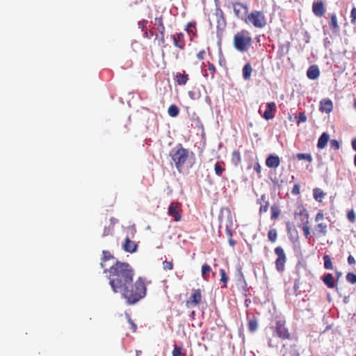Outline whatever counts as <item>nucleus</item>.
<instances>
[{
  "mask_svg": "<svg viewBox=\"0 0 356 356\" xmlns=\"http://www.w3.org/2000/svg\"><path fill=\"white\" fill-rule=\"evenodd\" d=\"M108 279L113 291L117 293L134 279L135 273L131 266L126 262L117 261L108 270Z\"/></svg>",
  "mask_w": 356,
  "mask_h": 356,
  "instance_id": "obj_1",
  "label": "nucleus"
},
{
  "mask_svg": "<svg viewBox=\"0 0 356 356\" xmlns=\"http://www.w3.org/2000/svg\"><path fill=\"white\" fill-rule=\"evenodd\" d=\"M117 293H120L128 305H134L146 296L147 286L145 280L141 277H138L136 281L133 279Z\"/></svg>",
  "mask_w": 356,
  "mask_h": 356,
  "instance_id": "obj_2",
  "label": "nucleus"
},
{
  "mask_svg": "<svg viewBox=\"0 0 356 356\" xmlns=\"http://www.w3.org/2000/svg\"><path fill=\"white\" fill-rule=\"evenodd\" d=\"M252 45V38L249 31L242 29L236 33L233 38V46L236 50L243 53L248 51Z\"/></svg>",
  "mask_w": 356,
  "mask_h": 356,
  "instance_id": "obj_3",
  "label": "nucleus"
},
{
  "mask_svg": "<svg viewBox=\"0 0 356 356\" xmlns=\"http://www.w3.org/2000/svg\"><path fill=\"white\" fill-rule=\"evenodd\" d=\"M188 154V150L184 148L181 144L177 145V149L170 151V156L178 170H180L187 161Z\"/></svg>",
  "mask_w": 356,
  "mask_h": 356,
  "instance_id": "obj_4",
  "label": "nucleus"
},
{
  "mask_svg": "<svg viewBox=\"0 0 356 356\" xmlns=\"http://www.w3.org/2000/svg\"><path fill=\"white\" fill-rule=\"evenodd\" d=\"M244 22L249 26H253L254 28L259 29L264 28L267 24L264 12L256 10L248 14Z\"/></svg>",
  "mask_w": 356,
  "mask_h": 356,
  "instance_id": "obj_5",
  "label": "nucleus"
},
{
  "mask_svg": "<svg viewBox=\"0 0 356 356\" xmlns=\"http://www.w3.org/2000/svg\"><path fill=\"white\" fill-rule=\"evenodd\" d=\"M324 220L323 211H319L315 216L314 220L317 223L314 228L313 234L316 238L325 236L328 232V225Z\"/></svg>",
  "mask_w": 356,
  "mask_h": 356,
  "instance_id": "obj_6",
  "label": "nucleus"
},
{
  "mask_svg": "<svg viewBox=\"0 0 356 356\" xmlns=\"http://www.w3.org/2000/svg\"><path fill=\"white\" fill-rule=\"evenodd\" d=\"M275 254L277 258L275 260V268L278 272H283L284 270V266L286 261V256L284 249L281 246L275 248Z\"/></svg>",
  "mask_w": 356,
  "mask_h": 356,
  "instance_id": "obj_7",
  "label": "nucleus"
},
{
  "mask_svg": "<svg viewBox=\"0 0 356 356\" xmlns=\"http://www.w3.org/2000/svg\"><path fill=\"white\" fill-rule=\"evenodd\" d=\"M181 204L178 202H171L168 209V216H171L175 222H179L181 220Z\"/></svg>",
  "mask_w": 356,
  "mask_h": 356,
  "instance_id": "obj_8",
  "label": "nucleus"
},
{
  "mask_svg": "<svg viewBox=\"0 0 356 356\" xmlns=\"http://www.w3.org/2000/svg\"><path fill=\"white\" fill-rule=\"evenodd\" d=\"M232 8L236 17L244 22L248 14V6L241 2H234Z\"/></svg>",
  "mask_w": 356,
  "mask_h": 356,
  "instance_id": "obj_9",
  "label": "nucleus"
},
{
  "mask_svg": "<svg viewBox=\"0 0 356 356\" xmlns=\"http://www.w3.org/2000/svg\"><path fill=\"white\" fill-rule=\"evenodd\" d=\"M275 332L278 337L282 339H289L290 334L288 328L285 326V321H277L275 323Z\"/></svg>",
  "mask_w": 356,
  "mask_h": 356,
  "instance_id": "obj_10",
  "label": "nucleus"
},
{
  "mask_svg": "<svg viewBox=\"0 0 356 356\" xmlns=\"http://www.w3.org/2000/svg\"><path fill=\"white\" fill-rule=\"evenodd\" d=\"M202 301V291L200 289H193V293L186 304L187 307H193L199 305Z\"/></svg>",
  "mask_w": 356,
  "mask_h": 356,
  "instance_id": "obj_11",
  "label": "nucleus"
},
{
  "mask_svg": "<svg viewBox=\"0 0 356 356\" xmlns=\"http://www.w3.org/2000/svg\"><path fill=\"white\" fill-rule=\"evenodd\" d=\"M216 18V28L218 30L223 31L226 26V20L224 13L219 6H217L214 13Z\"/></svg>",
  "mask_w": 356,
  "mask_h": 356,
  "instance_id": "obj_12",
  "label": "nucleus"
},
{
  "mask_svg": "<svg viewBox=\"0 0 356 356\" xmlns=\"http://www.w3.org/2000/svg\"><path fill=\"white\" fill-rule=\"evenodd\" d=\"M276 111L277 107L275 102L267 103L266 109L263 114V118L266 120H272L275 117Z\"/></svg>",
  "mask_w": 356,
  "mask_h": 356,
  "instance_id": "obj_13",
  "label": "nucleus"
},
{
  "mask_svg": "<svg viewBox=\"0 0 356 356\" xmlns=\"http://www.w3.org/2000/svg\"><path fill=\"white\" fill-rule=\"evenodd\" d=\"M170 37L173 40V44L176 47L180 49L185 48L186 42L183 33H177L175 35H171Z\"/></svg>",
  "mask_w": 356,
  "mask_h": 356,
  "instance_id": "obj_14",
  "label": "nucleus"
},
{
  "mask_svg": "<svg viewBox=\"0 0 356 356\" xmlns=\"http://www.w3.org/2000/svg\"><path fill=\"white\" fill-rule=\"evenodd\" d=\"M312 11L316 17H323L325 13V8L323 1H314L312 4Z\"/></svg>",
  "mask_w": 356,
  "mask_h": 356,
  "instance_id": "obj_15",
  "label": "nucleus"
},
{
  "mask_svg": "<svg viewBox=\"0 0 356 356\" xmlns=\"http://www.w3.org/2000/svg\"><path fill=\"white\" fill-rule=\"evenodd\" d=\"M333 109L332 100L329 99H323L320 102L319 111L322 113H330Z\"/></svg>",
  "mask_w": 356,
  "mask_h": 356,
  "instance_id": "obj_16",
  "label": "nucleus"
},
{
  "mask_svg": "<svg viewBox=\"0 0 356 356\" xmlns=\"http://www.w3.org/2000/svg\"><path fill=\"white\" fill-rule=\"evenodd\" d=\"M280 164V159L275 154H270L266 160V166L270 168H277Z\"/></svg>",
  "mask_w": 356,
  "mask_h": 356,
  "instance_id": "obj_17",
  "label": "nucleus"
},
{
  "mask_svg": "<svg viewBox=\"0 0 356 356\" xmlns=\"http://www.w3.org/2000/svg\"><path fill=\"white\" fill-rule=\"evenodd\" d=\"M294 216L295 218H299V219L301 220H304L305 219H308L309 213L307 210L300 204L296 208L294 213Z\"/></svg>",
  "mask_w": 356,
  "mask_h": 356,
  "instance_id": "obj_18",
  "label": "nucleus"
},
{
  "mask_svg": "<svg viewBox=\"0 0 356 356\" xmlns=\"http://www.w3.org/2000/svg\"><path fill=\"white\" fill-rule=\"evenodd\" d=\"M175 81L179 86L185 85L188 81V75L186 74L185 71L177 72L175 76Z\"/></svg>",
  "mask_w": 356,
  "mask_h": 356,
  "instance_id": "obj_19",
  "label": "nucleus"
},
{
  "mask_svg": "<svg viewBox=\"0 0 356 356\" xmlns=\"http://www.w3.org/2000/svg\"><path fill=\"white\" fill-rule=\"evenodd\" d=\"M123 249L127 252L133 253L136 252L137 249V245L129 237H127L124 243L123 244Z\"/></svg>",
  "mask_w": 356,
  "mask_h": 356,
  "instance_id": "obj_20",
  "label": "nucleus"
},
{
  "mask_svg": "<svg viewBox=\"0 0 356 356\" xmlns=\"http://www.w3.org/2000/svg\"><path fill=\"white\" fill-rule=\"evenodd\" d=\"M320 75V70L317 65H312L309 67L307 72V76L309 79L314 80L316 79Z\"/></svg>",
  "mask_w": 356,
  "mask_h": 356,
  "instance_id": "obj_21",
  "label": "nucleus"
},
{
  "mask_svg": "<svg viewBox=\"0 0 356 356\" xmlns=\"http://www.w3.org/2000/svg\"><path fill=\"white\" fill-rule=\"evenodd\" d=\"M330 140V135L327 132L323 133L319 137L317 143V147L318 149H323L327 144Z\"/></svg>",
  "mask_w": 356,
  "mask_h": 356,
  "instance_id": "obj_22",
  "label": "nucleus"
},
{
  "mask_svg": "<svg viewBox=\"0 0 356 356\" xmlns=\"http://www.w3.org/2000/svg\"><path fill=\"white\" fill-rule=\"evenodd\" d=\"M248 327L250 332H254L258 328V321L254 316L248 317Z\"/></svg>",
  "mask_w": 356,
  "mask_h": 356,
  "instance_id": "obj_23",
  "label": "nucleus"
},
{
  "mask_svg": "<svg viewBox=\"0 0 356 356\" xmlns=\"http://www.w3.org/2000/svg\"><path fill=\"white\" fill-rule=\"evenodd\" d=\"M330 28L333 31V32H338L339 31V26L337 22V17L335 13H332L330 15Z\"/></svg>",
  "mask_w": 356,
  "mask_h": 356,
  "instance_id": "obj_24",
  "label": "nucleus"
},
{
  "mask_svg": "<svg viewBox=\"0 0 356 356\" xmlns=\"http://www.w3.org/2000/svg\"><path fill=\"white\" fill-rule=\"evenodd\" d=\"M325 195L326 193H324L322 189L319 188H315L313 189V196L316 201L321 202Z\"/></svg>",
  "mask_w": 356,
  "mask_h": 356,
  "instance_id": "obj_25",
  "label": "nucleus"
},
{
  "mask_svg": "<svg viewBox=\"0 0 356 356\" xmlns=\"http://www.w3.org/2000/svg\"><path fill=\"white\" fill-rule=\"evenodd\" d=\"M242 72H243V78L245 80H249L251 76V74L252 72V67L250 63H246L243 66Z\"/></svg>",
  "mask_w": 356,
  "mask_h": 356,
  "instance_id": "obj_26",
  "label": "nucleus"
},
{
  "mask_svg": "<svg viewBox=\"0 0 356 356\" xmlns=\"http://www.w3.org/2000/svg\"><path fill=\"white\" fill-rule=\"evenodd\" d=\"M323 282L330 289H333L335 286L333 276L331 273L326 274L323 278Z\"/></svg>",
  "mask_w": 356,
  "mask_h": 356,
  "instance_id": "obj_27",
  "label": "nucleus"
},
{
  "mask_svg": "<svg viewBox=\"0 0 356 356\" xmlns=\"http://www.w3.org/2000/svg\"><path fill=\"white\" fill-rule=\"evenodd\" d=\"M260 201H264V204L261 205V207L259 208V213H265L268 211V207H269V202L266 200V196L265 195H262L261 196V199L257 200V203L261 204Z\"/></svg>",
  "mask_w": 356,
  "mask_h": 356,
  "instance_id": "obj_28",
  "label": "nucleus"
},
{
  "mask_svg": "<svg viewBox=\"0 0 356 356\" xmlns=\"http://www.w3.org/2000/svg\"><path fill=\"white\" fill-rule=\"evenodd\" d=\"M186 31L190 35H193V36L197 35L196 31V23L194 22H190L187 24L186 27Z\"/></svg>",
  "mask_w": 356,
  "mask_h": 356,
  "instance_id": "obj_29",
  "label": "nucleus"
},
{
  "mask_svg": "<svg viewBox=\"0 0 356 356\" xmlns=\"http://www.w3.org/2000/svg\"><path fill=\"white\" fill-rule=\"evenodd\" d=\"M154 21H155V25L157 26L156 29L159 31V33H165V26L163 22V17L161 16L159 17H156L154 19Z\"/></svg>",
  "mask_w": 356,
  "mask_h": 356,
  "instance_id": "obj_30",
  "label": "nucleus"
},
{
  "mask_svg": "<svg viewBox=\"0 0 356 356\" xmlns=\"http://www.w3.org/2000/svg\"><path fill=\"white\" fill-rule=\"evenodd\" d=\"M201 271H202V276L203 279L205 281H207L208 280L209 274L211 271V266L209 264H204L202 266Z\"/></svg>",
  "mask_w": 356,
  "mask_h": 356,
  "instance_id": "obj_31",
  "label": "nucleus"
},
{
  "mask_svg": "<svg viewBox=\"0 0 356 356\" xmlns=\"http://www.w3.org/2000/svg\"><path fill=\"white\" fill-rule=\"evenodd\" d=\"M168 113L170 116L175 118L179 115V109L175 104H172L169 106Z\"/></svg>",
  "mask_w": 356,
  "mask_h": 356,
  "instance_id": "obj_32",
  "label": "nucleus"
},
{
  "mask_svg": "<svg viewBox=\"0 0 356 356\" xmlns=\"http://www.w3.org/2000/svg\"><path fill=\"white\" fill-rule=\"evenodd\" d=\"M113 255L108 250H103L102 252V262L100 264L102 268L104 267V262L110 259H113Z\"/></svg>",
  "mask_w": 356,
  "mask_h": 356,
  "instance_id": "obj_33",
  "label": "nucleus"
},
{
  "mask_svg": "<svg viewBox=\"0 0 356 356\" xmlns=\"http://www.w3.org/2000/svg\"><path fill=\"white\" fill-rule=\"evenodd\" d=\"M172 356H186V354L183 353L182 346L174 345V348L172 352Z\"/></svg>",
  "mask_w": 356,
  "mask_h": 356,
  "instance_id": "obj_34",
  "label": "nucleus"
},
{
  "mask_svg": "<svg viewBox=\"0 0 356 356\" xmlns=\"http://www.w3.org/2000/svg\"><path fill=\"white\" fill-rule=\"evenodd\" d=\"M270 211H271V219L272 220L277 219L281 213L280 209H279L278 206H276V205L271 206Z\"/></svg>",
  "mask_w": 356,
  "mask_h": 356,
  "instance_id": "obj_35",
  "label": "nucleus"
},
{
  "mask_svg": "<svg viewBox=\"0 0 356 356\" xmlns=\"http://www.w3.org/2000/svg\"><path fill=\"white\" fill-rule=\"evenodd\" d=\"M324 267L327 270H331L333 268V264L331 261L330 257L327 254L323 256Z\"/></svg>",
  "mask_w": 356,
  "mask_h": 356,
  "instance_id": "obj_36",
  "label": "nucleus"
},
{
  "mask_svg": "<svg viewBox=\"0 0 356 356\" xmlns=\"http://www.w3.org/2000/svg\"><path fill=\"white\" fill-rule=\"evenodd\" d=\"M268 238L270 241L275 243L277 238V232L275 229H271L268 232Z\"/></svg>",
  "mask_w": 356,
  "mask_h": 356,
  "instance_id": "obj_37",
  "label": "nucleus"
},
{
  "mask_svg": "<svg viewBox=\"0 0 356 356\" xmlns=\"http://www.w3.org/2000/svg\"><path fill=\"white\" fill-rule=\"evenodd\" d=\"M302 229L303 231L304 236L306 238H309L311 232H310V227L309 226V221L306 220V222L303 224L302 227Z\"/></svg>",
  "mask_w": 356,
  "mask_h": 356,
  "instance_id": "obj_38",
  "label": "nucleus"
},
{
  "mask_svg": "<svg viewBox=\"0 0 356 356\" xmlns=\"http://www.w3.org/2000/svg\"><path fill=\"white\" fill-rule=\"evenodd\" d=\"M298 160H306L309 163L312 161V156L310 154L298 153L296 154Z\"/></svg>",
  "mask_w": 356,
  "mask_h": 356,
  "instance_id": "obj_39",
  "label": "nucleus"
},
{
  "mask_svg": "<svg viewBox=\"0 0 356 356\" xmlns=\"http://www.w3.org/2000/svg\"><path fill=\"white\" fill-rule=\"evenodd\" d=\"M232 160L235 163L236 165L240 163L241 162V156L240 152L238 150H234L232 154Z\"/></svg>",
  "mask_w": 356,
  "mask_h": 356,
  "instance_id": "obj_40",
  "label": "nucleus"
},
{
  "mask_svg": "<svg viewBox=\"0 0 356 356\" xmlns=\"http://www.w3.org/2000/svg\"><path fill=\"white\" fill-rule=\"evenodd\" d=\"M220 281L223 283L222 287L226 288L227 284V282L229 280L228 277L227 276L226 272L224 269H220Z\"/></svg>",
  "mask_w": 356,
  "mask_h": 356,
  "instance_id": "obj_41",
  "label": "nucleus"
},
{
  "mask_svg": "<svg viewBox=\"0 0 356 356\" xmlns=\"http://www.w3.org/2000/svg\"><path fill=\"white\" fill-rule=\"evenodd\" d=\"M225 170V169L222 166V165L219 162H217L216 163L214 170L216 175L219 177L221 176Z\"/></svg>",
  "mask_w": 356,
  "mask_h": 356,
  "instance_id": "obj_42",
  "label": "nucleus"
},
{
  "mask_svg": "<svg viewBox=\"0 0 356 356\" xmlns=\"http://www.w3.org/2000/svg\"><path fill=\"white\" fill-rule=\"evenodd\" d=\"M113 225L111 224L108 226H105L102 236H106L108 235H111L113 233Z\"/></svg>",
  "mask_w": 356,
  "mask_h": 356,
  "instance_id": "obj_43",
  "label": "nucleus"
},
{
  "mask_svg": "<svg viewBox=\"0 0 356 356\" xmlns=\"http://www.w3.org/2000/svg\"><path fill=\"white\" fill-rule=\"evenodd\" d=\"M347 218L348 220L353 223L355 221V213L353 209L348 210L347 212Z\"/></svg>",
  "mask_w": 356,
  "mask_h": 356,
  "instance_id": "obj_44",
  "label": "nucleus"
},
{
  "mask_svg": "<svg viewBox=\"0 0 356 356\" xmlns=\"http://www.w3.org/2000/svg\"><path fill=\"white\" fill-rule=\"evenodd\" d=\"M207 70L209 72L211 79H213L215 74L216 72V67L214 66V65L213 63H211L209 62Z\"/></svg>",
  "mask_w": 356,
  "mask_h": 356,
  "instance_id": "obj_45",
  "label": "nucleus"
},
{
  "mask_svg": "<svg viewBox=\"0 0 356 356\" xmlns=\"http://www.w3.org/2000/svg\"><path fill=\"white\" fill-rule=\"evenodd\" d=\"M346 280L351 284H355L356 283V275L353 273H348L346 275Z\"/></svg>",
  "mask_w": 356,
  "mask_h": 356,
  "instance_id": "obj_46",
  "label": "nucleus"
},
{
  "mask_svg": "<svg viewBox=\"0 0 356 356\" xmlns=\"http://www.w3.org/2000/svg\"><path fill=\"white\" fill-rule=\"evenodd\" d=\"M126 316H127V318L128 323L131 325V329L132 332H136V330H137V325L133 321V320L131 319V316L129 314H127Z\"/></svg>",
  "mask_w": 356,
  "mask_h": 356,
  "instance_id": "obj_47",
  "label": "nucleus"
},
{
  "mask_svg": "<svg viewBox=\"0 0 356 356\" xmlns=\"http://www.w3.org/2000/svg\"><path fill=\"white\" fill-rule=\"evenodd\" d=\"M163 268L165 270H170L173 268V263L170 261H164L163 262Z\"/></svg>",
  "mask_w": 356,
  "mask_h": 356,
  "instance_id": "obj_48",
  "label": "nucleus"
},
{
  "mask_svg": "<svg viewBox=\"0 0 356 356\" xmlns=\"http://www.w3.org/2000/svg\"><path fill=\"white\" fill-rule=\"evenodd\" d=\"M331 148L337 150L340 148V143L337 140L332 139L330 141Z\"/></svg>",
  "mask_w": 356,
  "mask_h": 356,
  "instance_id": "obj_49",
  "label": "nucleus"
},
{
  "mask_svg": "<svg viewBox=\"0 0 356 356\" xmlns=\"http://www.w3.org/2000/svg\"><path fill=\"white\" fill-rule=\"evenodd\" d=\"M253 169L257 172V173L259 175V177H260L261 172V167L257 159V162L254 163L253 166Z\"/></svg>",
  "mask_w": 356,
  "mask_h": 356,
  "instance_id": "obj_50",
  "label": "nucleus"
},
{
  "mask_svg": "<svg viewBox=\"0 0 356 356\" xmlns=\"http://www.w3.org/2000/svg\"><path fill=\"white\" fill-rule=\"evenodd\" d=\"M159 34H160L159 35V34L156 35V38H158L159 37L160 42L161 43L162 47H165V33H159Z\"/></svg>",
  "mask_w": 356,
  "mask_h": 356,
  "instance_id": "obj_51",
  "label": "nucleus"
},
{
  "mask_svg": "<svg viewBox=\"0 0 356 356\" xmlns=\"http://www.w3.org/2000/svg\"><path fill=\"white\" fill-rule=\"evenodd\" d=\"M351 22L355 24L356 22V8H353L350 12Z\"/></svg>",
  "mask_w": 356,
  "mask_h": 356,
  "instance_id": "obj_52",
  "label": "nucleus"
},
{
  "mask_svg": "<svg viewBox=\"0 0 356 356\" xmlns=\"http://www.w3.org/2000/svg\"><path fill=\"white\" fill-rule=\"evenodd\" d=\"M291 193L293 195H298L300 194V186L298 184H295L291 190Z\"/></svg>",
  "mask_w": 356,
  "mask_h": 356,
  "instance_id": "obj_53",
  "label": "nucleus"
},
{
  "mask_svg": "<svg viewBox=\"0 0 356 356\" xmlns=\"http://www.w3.org/2000/svg\"><path fill=\"white\" fill-rule=\"evenodd\" d=\"M298 124H299L300 122H305L307 121V116L304 113H300L298 116Z\"/></svg>",
  "mask_w": 356,
  "mask_h": 356,
  "instance_id": "obj_54",
  "label": "nucleus"
},
{
  "mask_svg": "<svg viewBox=\"0 0 356 356\" xmlns=\"http://www.w3.org/2000/svg\"><path fill=\"white\" fill-rule=\"evenodd\" d=\"M147 20L146 19H143L141 21L139 22L138 23V26L139 27L143 30L144 31L147 26Z\"/></svg>",
  "mask_w": 356,
  "mask_h": 356,
  "instance_id": "obj_55",
  "label": "nucleus"
},
{
  "mask_svg": "<svg viewBox=\"0 0 356 356\" xmlns=\"http://www.w3.org/2000/svg\"><path fill=\"white\" fill-rule=\"evenodd\" d=\"M205 54V50L202 49L197 54V58L200 60H203L204 58Z\"/></svg>",
  "mask_w": 356,
  "mask_h": 356,
  "instance_id": "obj_56",
  "label": "nucleus"
},
{
  "mask_svg": "<svg viewBox=\"0 0 356 356\" xmlns=\"http://www.w3.org/2000/svg\"><path fill=\"white\" fill-rule=\"evenodd\" d=\"M348 263L350 265L355 264V263H356L355 259V258L352 255H349L348 256Z\"/></svg>",
  "mask_w": 356,
  "mask_h": 356,
  "instance_id": "obj_57",
  "label": "nucleus"
},
{
  "mask_svg": "<svg viewBox=\"0 0 356 356\" xmlns=\"http://www.w3.org/2000/svg\"><path fill=\"white\" fill-rule=\"evenodd\" d=\"M154 35V33L152 31H149V32L145 31L144 33V36L147 38H151Z\"/></svg>",
  "mask_w": 356,
  "mask_h": 356,
  "instance_id": "obj_58",
  "label": "nucleus"
},
{
  "mask_svg": "<svg viewBox=\"0 0 356 356\" xmlns=\"http://www.w3.org/2000/svg\"><path fill=\"white\" fill-rule=\"evenodd\" d=\"M351 145H352V147L353 149L356 151V138H354L353 140H352V143H351Z\"/></svg>",
  "mask_w": 356,
  "mask_h": 356,
  "instance_id": "obj_59",
  "label": "nucleus"
},
{
  "mask_svg": "<svg viewBox=\"0 0 356 356\" xmlns=\"http://www.w3.org/2000/svg\"><path fill=\"white\" fill-rule=\"evenodd\" d=\"M229 243L232 247H234L236 244V242L234 239L232 238V237H230L229 238Z\"/></svg>",
  "mask_w": 356,
  "mask_h": 356,
  "instance_id": "obj_60",
  "label": "nucleus"
},
{
  "mask_svg": "<svg viewBox=\"0 0 356 356\" xmlns=\"http://www.w3.org/2000/svg\"><path fill=\"white\" fill-rule=\"evenodd\" d=\"M227 234L228 236H229L230 237L232 236V230L231 229H227Z\"/></svg>",
  "mask_w": 356,
  "mask_h": 356,
  "instance_id": "obj_61",
  "label": "nucleus"
},
{
  "mask_svg": "<svg viewBox=\"0 0 356 356\" xmlns=\"http://www.w3.org/2000/svg\"><path fill=\"white\" fill-rule=\"evenodd\" d=\"M142 351L141 350H136V356H141Z\"/></svg>",
  "mask_w": 356,
  "mask_h": 356,
  "instance_id": "obj_62",
  "label": "nucleus"
},
{
  "mask_svg": "<svg viewBox=\"0 0 356 356\" xmlns=\"http://www.w3.org/2000/svg\"><path fill=\"white\" fill-rule=\"evenodd\" d=\"M354 165L356 167V154L354 156Z\"/></svg>",
  "mask_w": 356,
  "mask_h": 356,
  "instance_id": "obj_63",
  "label": "nucleus"
},
{
  "mask_svg": "<svg viewBox=\"0 0 356 356\" xmlns=\"http://www.w3.org/2000/svg\"><path fill=\"white\" fill-rule=\"evenodd\" d=\"M353 106H354V108L356 109V98L354 99Z\"/></svg>",
  "mask_w": 356,
  "mask_h": 356,
  "instance_id": "obj_64",
  "label": "nucleus"
}]
</instances>
